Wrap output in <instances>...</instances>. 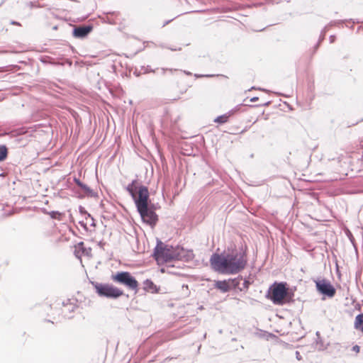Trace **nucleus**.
Masks as SVG:
<instances>
[{
    "instance_id": "f257e3e1",
    "label": "nucleus",
    "mask_w": 363,
    "mask_h": 363,
    "mask_svg": "<svg viewBox=\"0 0 363 363\" xmlns=\"http://www.w3.org/2000/svg\"><path fill=\"white\" fill-rule=\"evenodd\" d=\"M211 268L223 274H235L245 269L247 259L243 252L237 250L218 254L213 253L210 258Z\"/></svg>"
},
{
    "instance_id": "f03ea898",
    "label": "nucleus",
    "mask_w": 363,
    "mask_h": 363,
    "mask_svg": "<svg viewBox=\"0 0 363 363\" xmlns=\"http://www.w3.org/2000/svg\"><path fill=\"white\" fill-rule=\"evenodd\" d=\"M294 294L290 292L286 282H274L270 286L266 297L274 304L282 306L293 301Z\"/></svg>"
},
{
    "instance_id": "7ed1b4c3",
    "label": "nucleus",
    "mask_w": 363,
    "mask_h": 363,
    "mask_svg": "<svg viewBox=\"0 0 363 363\" xmlns=\"http://www.w3.org/2000/svg\"><path fill=\"white\" fill-rule=\"evenodd\" d=\"M175 254L176 247L164 245L162 241L157 240L153 255L158 263H167L176 260Z\"/></svg>"
},
{
    "instance_id": "20e7f679",
    "label": "nucleus",
    "mask_w": 363,
    "mask_h": 363,
    "mask_svg": "<svg viewBox=\"0 0 363 363\" xmlns=\"http://www.w3.org/2000/svg\"><path fill=\"white\" fill-rule=\"evenodd\" d=\"M94 286L99 296L108 298H117L123 294L122 290L108 284L95 283Z\"/></svg>"
},
{
    "instance_id": "39448f33",
    "label": "nucleus",
    "mask_w": 363,
    "mask_h": 363,
    "mask_svg": "<svg viewBox=\"0 0 363 363\" xmlns=\"http://www.w3.org/2000/svg\"><path fill=\"white\" fill-rule=\"evenodd\" d=\"M112 280L115 282L123 284L130 289H136L138 286L137 280L128 272H118L113 275Z\"/></svg>"
},
{
    "instance_id": "423d86ee",
    "label": "nucleus",
    "mask_w": 363,
    "mask_h": 363,
    "mask_svg": "<svg viewBox=\"0 0 363 363\" xmlns=\"http://www.w3.org/2000/svg\"><path fill=\"white\" fill-rule=\"evenodd\" d=\"M135 201L137 210L141 209L144 211L147 207L149 201V191L147 187L140 186L138 189V194L135 198H133Z\"/></svg>"
},
{
    "instance_id": "0eeeda50",
    "label": "nucleus",
    "mask_w": 363,
    "mask_h": 363,
    "mask_svg": "<svg viewBox=\"0 0 363 363\" xmlns=\"http://www.w3.org/2000/svg\"><path fill=\"white\" fill-rule=\"evenodd\" d=\"M317 290L322 294L328 297H333L335 294V289L326 279H320L315 281Z\"/></svg>"
},
{
    "instance_id": "6e6552de",
    "label": "nucleus",
    "mask_w": 363,
    "mask_h": 363,
    "mask_svg": "<svg viewBox=\"0 0 363 363\" xmlns=\"http://www.w3.org/2000/svg\"><path fill=\"white\" fill-rule=\"evenodd\" d=\"M140 213L142 220L149 224L150 225H155L158 220L157 216L155 212L147 206V207L142 211L141 209L138 211Z\"/></svg>"
},
{
    "instance_id": "1a4fd4ad",
    "label": "nucleus",
    "mask_w": 363,
    "mask_h": 363,
    "mask_svg": "<svg viewBox=\"0 0 363 363\" xmlns=\"http://www.w3.org/2000/svg\"><path fill=\"white\" fill-rule=\"evenodd\" d=\"M194 257V255L192 250H186L184 247L179 246L176 247V254L174 255L176 260H183L187 262L193 259Z\"/></svg>"
},
{
    "instance_id": "9d476101",
    "label": "nucleus",
    "mask_w": 363,
    "mask_h": 363,
    "mask_svg": "<svg viewBox=\"0 0 363 363\" xmlns=\"http://www.w3.org/2000/svg\"><path fill=\"white\" fill-rule=\"evenodd\" d=\"M91 26H80L73 29V36L77 38H84L92 30Z\"/></svg>"
},
{
    "instance_id": "9b49d317",
    "label": "nucleus",
    "mask_w": 363,
    "mask_h": 363,
    "mask_svg": "<svg viewBox=\"0 0 363 363\" xmlns=\"http://www.w3.org/2000/svg\"><path fill=\"white\" fill-rule=\"evenodd\" d=\"M215 287L223 293L228 292L232 289L228 280L216 281Z\"/></svg>"
},
{
    "instance_id": "f8f14e48",
    "label": "nucleus",
    "mask_w": 363,
    "mask_h": 363,
    "mask_svg": "<svg viewBox=\"0 0 363 363\" xmlns=\"http://www.w3.org/2000/svg\"><path fill=\"white\" fill-rule=\"evenodd\" d=\"M137 180H133L130 184L126 186L127 191L130 194L132 198H135L138 191Z\"/></svg>"
},
{
    "instance_id": "ddd939ff",
    "label": "nucleus",
    "mask_w": 363,
    "mask_h": 363,
    "mask_svg": "<svg viewBox=\"0 0 363 363\" xmlns=\"http://www.w3.org/2000/svg\"><path fill=\"white\" fill-rule=\"evenodd\" d=\"M354 327L356 330L363 332V313L358 314L355 317Z\"/></svg>"
},
{
    "instance_id": "4468645a",
    "label": "nucleus",
    "mask_w": 363,
    "mask_h": 363,
    "mask_svg": "<svg viewBox=\"0 0 363 363\" xmlns=\"http://www.w3.org/2000/svg\"><path fill=\"white\" fill-rule=\"evenodd\" d=\"M143 287L145 291L155 292L157 291L156 286L155 284L150 279H146L143 282Z\"/></svg>"
},
{
    "instance_id": "2eb2a0df",
    "label": "nucleus",
    "mask_w": 363,
    "mask_h": 363,
    "mask_svg": "<svg viewBox=\"0 0 363 363\" xmlns=\"http://www.w3.org/2000/svg\"><path fill=\"white\" fill-rule=\"evenodd\" d=\"M242 281V277H238L235 279H230L228 281L232 289L238 288L240 291H242V288L240 287L239 285L240 282Z\"/></svg>"
},
{
    "instance_id": "dca6fc26",
    "label": "nucleus",
    "mask_w": 363,
    "mask_h": 363,
    "mask_svg": "<svg viewBox=\"0 0 363 363\" xmlns=\"http://www.w3.org/2000/svg\"><path fill=\"white\" fill-rule=\"evenodd\" d=\"M8 155V150L6 145H0V162L4 161Z\"/></svg>"
},
{
    "instance_id": "f3484780",
    "label": "nucleus",
    "mask_w": 363,
    "mask_h": 363,
    "mask_svg": "<svg viewBox=\"0 0 363 363\" xmlns=\"http://www.w3.org/2000/svg\"><path fill=\"white\" fill-rule=\"evenodd\" d=\"M79 187H80L86 194L92 195L93 191L87 185L82 183V185H79Z\"/></svg>"
},
{
    "instance_id": "a211bd4d",
    "label": "nucleus",
    "mask_w": 363,
    "mask_h": 363,
    "mask_svg": "<svg viewBox=\"0 0 363 363\" xmlns=\"http://www.w3.org/2000/svg\"><path fill=\"white\" fill-rule=\"evenodd\" d=\"M228 116L227 115H222L217 117L214 121L219 123H224L227 122Z\"/></svg>"
},
{
    "instance_id": "6ab92c4d",
    "label": "nucleus",
    "mask_w": 363,
    "mask_h": 363,
    "mask_svg": "<svg viewBox=\"0 0 363 363\" xmlns=\"http://www.w3.org/2000/svg\"><path fill=\"white\" fill-rule=\"evenodd\" d=\"M61 214L58 211H52L50 213V216L52 218H57V216H60Z\"/></svg>"
},
{
    "instance_id": "aec40b11",
    "label": "nucleus",
    "mask_w": 363,
    "mask_h": 363,
    "mask_svg": "<svg viewBox=\"0 0 363 363\" xmlns=\"http://www.w3.org/2000/svg\"><path fill=\"white\" fill-rule=\"evenodd\" d=\"M248 286H249V281H247V280H244V281H242V289H247V288H248Z\"/></svg>"
},
{
    "instance_id": "412c9836",
    "label": "nucleus",
    "mask_w": 363,
    "mask_h": 363,
    "mask_svg": "<svg viewBox=\"0 0 363 363\" xmlns=\"http://www.w3.org/2000/svg\"><path fill=\"white\" fill-rule=\"evenodd\" d=\"M352 350L355 352H357V353H358L359 352V350H360V347H359V346L356 345L352 347Z\"/></svg>"
},
{
    "instance_id": "4be33fe9",
    "label": "nucleus",
    "mask_w": 363,
    "mask_h": 363,
    "mask_svg": "<svg viewBox=\"0 0 363 363\" xmlns=\"http://www.w3.org/2000/svg\"><path fill=\"white\" fill-rule=\"evenodd\" d=\"M74 182L77 184V186H79V185H82V182H80V180H79V179L74 178Z\"/></svg>"
},
{
    "instance_id": "5701e85b",
    "label": "nucleus",
    "mask_w": 363,
    "mask_h": 363,
    "mask_svg": "<svg viewBox=\"0 0 363 363\" xmlns=\"http://www.w3.org/2000/svg\"><path fill=\"white\" fill-rule=\"evenodd\" d=\"M296 356L297 359L300 360L301 359V356L300 354V352H298V351L296 352Z\"/></svg>"
},
{
    "instance_id": "b1692460",
    "label": "nucleus",
    "mask_w": 363,
    "mask_h": 363,
    "mask_svg": "<svg viewBox=\"0 0 363 363\" xmlns=\"http://www.w3.org/2000/svg\"><path fill=\"white\" fill-rule=\"evenodd\" d=\"M168 49L171 50H180L181 48H172V47H169V48H167Z\"/></svg>"
},
{
    "instance_id": "393cba45",
    "label": "nucleus",
    "mask_w": 363,
    "mask_h": 363,
    "mask_svg": "<svg viewBox=\"0 0 363 363\" xmlns=\"http://www.w3.org/2000/svg\"><path fill=\"white\" fill-rule=\"evenodd\" d=\"M257 100H258V97H256V96H255V97L252 98V99H250V101H252V102H255V101H257Z\"/></svg>"
},
{
    "instance_id": "a878e982",
    "label": "nucleus",
    "mask_w": 363,
    "mask_h": 363,
    "mask_svg": "<svg viewBox=\"0 0 363 363\" xmlns=\"http://www.w3.org/2000/svg\"><path fill=\"white\" fill-rule=\"evenodd\" d=\"M330 43H333V42H334V40H335V36L331 35V36L330 37Z\"/></svg>"
},
{
    "instance_id": "bb28decb",
    "label": "nucleus",
    "mask_w": 363,
    "mask_h": 363,
    "mask_svg": "<svg viewBox=\"0 0 363 363\" xmlns=\"http://www.w3.org/2000/svg\"><path fill=\"white\" fill-rule=\"evenodd\" d=\"M11 23H12L13 25H20V23H18V22H16V21H12V22H11Z\"/></svg>"
},
{
    "instance_id": "cd10ccee",
    "label": "nucleus",
    "mask_w": 363,
    "mask_h": 363,
    "mask_svg": "<svg viewBox=\"0 0 363 363\" xmlns=\"http://www.w3.org/2000/svg\"><path fill=\"white\" fill-rule=\"evenodd\" d=\"M195 77H199L200 76L197 75V74H195ZM201 77H203V75H201Z\"/></svg>"
},
{
    "instance_id": "c85d7f7f",
    "label": "nucleus",
    "mask_w": 363,
    "mask_h": 363,
    "mask_svg": "<svg viewBox=\"0 0 363 363\" xmlns=\"http://www.w3.org/2000/svg\"><path fill=\"white\" fill-rule=\"evenodd\" d=\"M74 308V306H72V311H73Z\"/></svg>"
},
{
    "instance_id": "c756f323",
    "label": "nucleus",
    "mask_w": 363,
    "mask_h": 363,
    "mask_svg": "<svg viewBox=\"0 0 363 363\" xmlns=\"http://www.w3.org/2000/svg\"><path fill=\"white\" fill-rule=\"evenodd\" d=\"M206 77H212L213 75H209V74H207V75H205Z\"/></svg>"
},
{
    "instance_id": "7c9ffc66",
    "label": "nucleus",
    "mask_w": 363,
    "mask_h": 363,
    "mask_svg": "<svg viewBox=\"0 0 363 363\" xmlns=\"http://www.w3.org/2000/svg\"><path fill=\"white\" fill-rule=\"evenodd\" d=\"M185 73H186V74H191V73L187 72H185Z\"/></svg>"
},
{
    "instance_id": "2f4dec72",
    "label": "nucleus",
    "mask_w": 363,
    "mask_h": 363,
    "mask_svg": "<svg viewBox=\"0 0 363 363\" xmlns=\"http://www.w3.org/2000/svg\"><path fill=\"white\" fill-rule=\"evenodd\" d=\"M79 245H83V242H80Z\"/></svg>"
}]
</instances>
